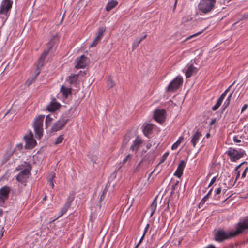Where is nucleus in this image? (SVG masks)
<instances>
[{
	"label": "nucleus",
	"mask_w": 248,
	"mask_h": 248,
	"mask_svg": "<svg viewBox=\"0 0 248 248\" xmlns=\"http://www.w3.org/2000/svg\"><path fill=\"white\" fill-rule=\"evenodd\" d=\"M130 140V137L128 136H125L124 137V139H123V145L125 146L126 145L128 142Z\"/></svg>",
	"instance_id": "a19ab883"
},
{
	"label": "nucleus",
	"mask_w": 248,
	"mask_h": 248,
	"mask_svg": "<svg viewBox=\"0 0 248 248\" xmlns=\"http://www.w3.org/2000/svg\"><path fill=\"white\" fill-rule=\"evenodd\" d=\"M144 236H143V235H142V236H141L140 241H139L138 244L136 246V247H135L136 248H137L138 247V246L140 245V244L141 243V242L142 241V240L144 238Z\"/></svg>",
	"instance_id": "6e6d98bb"
},
{
	"label": "nucleus",
	"mask_w": 248,
	"mask_h": 248,
	"mask_svg": "<svg viewBox=\"0 0 248 248\" xmlns=\"http://www.w3.org/2000/svg\"><path fill=\"white\" fill-rule=\"evenodd\" d=\"M184 139V137L183 136H180L178 140L172 145L171 146V149L172 150H175L176 149L178 146L180 144L181 142Z\"/></svg>",
	"instance_id": "7c9ffc66"
},
{
	"label": "nucleus",
	"mask_w": 248,
	"mask_h": 248,
	"mask_svg": "<svg viewBox=\"0 0 248 248\" xmlns=\"http://www.w3.org/2000/svg\"><path fill=\"white\" fill-rule=\"evenodd\" d=\"M24 140L26 142L25 147L27 149H32L36 145V141L33 138L32 133L30 132V134L24 136Z\"/></svg>",
	"instance_id": "0eeeda50"
},
{
	"label": "nucleus",
	"mask_w": 248,
	"mask_h": 248,
	"mask_svg": "<svg viewBox=\"0 0 248 248\" xmlns=\"http://www.w3.org/2000/svg\"><path fill=\"white\" fill-rule=\"evenodd\" d=\"M140 43V42L139 40V39H138L137 38H136L132 44V50L133 51L136 48H137Z\"/></svg>",
	"instance_id": "e433bc0d"
},
{
	"label": "nucleus",
	"mask_w": 248,
	"mask_h": 248,
	"mask_svg": "<svg viewBox=\"0 0 248 248\" xmlns=\"http://www.w3.org/2000/svg\"><path fill=\"white\" fill-rule=\"evenodd\" d=\"M49 52V50L46 49L44 50L43 52L38 60V62L37 65V69L38 70H39L43 66L46 58Z\"/></svg>",
	"instance_id": "dca6fc26"
},
{
	"label": "nucleus",
	"mask_w": 248,
	"mask_h": 248,
	"mask_svg": "<svg viewBox=\"0 0 248 248\" xmlns=\"http://www.w3.org/2000/svg\"><path fill=\"white\" fill-rule=\"evenodd\" d=\"M238 222L235 224V230L230 232H226L223 230H218L215 234V240L218 242H221L225 239L235 237L242 233V231L239 227Z\"/></svg>",
	"instance_id": "f257e3e1"
},
{
	"label": "nucleus",
	"mask_w": 248,
	"mask_h": 248,
	"mask_svg": "<svg viewBox=\"0 0 248 248\" xmlns=\"http://www.w3.org/2000/svg\"><path fill=\"white\" fill-rule=\"evenodd\" d=\"M10 192V188L6 186L0 189V202H4L5 200L8 199Z\"/></svg>",
	"instance_id": "f8f14e48"
},
{
	"label": "nucleus",
	"mask_w": 248,
	"mask_h": 248,
	"mask_svg": "<svg viewBox=\"0 0 248 248\" xmlns=\"http://www.w3.org/2000/svg\"><path fill=\"white\" fill-rule=\"evenodd\" d=\"M73 199L70 200L68 199V201L64 204L63 207H62L60 211V215L59 217L62 216L64 215L68 210V208L70 207L71 203Z\"/></svg>",
	"instance_id": "412c9836"
},
{
	"label": "nucleus",
	"mask_w": 248,
	"mask_h": 248,
	"mask_svg": "<svg viewBox=\"0 0 248 248\" xmlns=\"http://www.w3.org/2000/svg\"><path fill=\"white\" fill-rule=\"evenodd\" d=\"M55 43L53 40H51L47 44V48L46 50H49V52H53L56 49Z\"/></svg>",
	"instance_id": "cd10ccee"
},
{
	"label": "nucleus",
	"mask_w": 248,
	"mask_h": 248,
	"mask_svg": "<svg viewBox=\"0 0 248 248\" xmlns=\"http://www.w3.org/2000/svg\"><path fill=\"white\" fill-rule=\"evenodd\" d=\"M248 170V167H246L242 173V174L241 176L242 178H244L246 177V175Z\"/></svg>",
	"instance_id": "de8ad7c7"
},
{
	"label": "nucleus",
	"mask_w": 248,
	"mask_h": 248,
	"mask_svg": "<svg viewBox=\"0 0 248 248\" xmlns=\"http://www.w3.org/2000/svg\"><path fill=\"white\" fill-rule=\"evenodd\" d=\"M147 37V35H145L141 37H137L138 39L141 42L144 39H145Z\"/></svg>",
	"instance_id": "13d9d810"
},
{
	"label": "nucleus",
	"mask_w": 248,
	"mask_h": 248,
	"mask_svg": "<svg viewBox=\"0 0 248 248\" xmlns=\"http://www.w3.org/2000/svg\"><path fill=\"white\" fill-rule=\"evenodd\" d=\"M55 173H52L51 174V178L50 179H51L53 180V178L55 177Z\"/></svg>",
	"instance_id": "0e129e2a"
},
{
	"label": "nucleus",
	"mask_w": 248,
	"mask_h": 248,
	"mask_svg": "<svg viewBox=\"0 0 248 248\" xmlns=\"http://www.w3.org/2000/svg\"><path fill=\"white\" fill-rule=\"evenodd\" d=\"M203 31H204V30H202L201 31H199V32H197V33H196L195 34H193L192 35L189 36L188 37L186 38L185 39V41L188 40H189V39H191V38H193L194 37L197 36L198 35H200V34H202L203 32Z\"/></svg>",
	"instance_id": "79ce46f5"
},
{
	"label": "nucleus",
	"mask_w": 248,
	"mask_h": 248,
	"mask_svg": "<svg viewBox=\"0 0 248 248\" xmlns=\"http://www.w3.org/2000/svg\"><path fill=\"white\" fill-rule=\"evenodd\" d=\"M234 83H233L232 84H231V85H230L227 89H226L224 92L222 93V94L220 96V97H219V98L221 100H222V101H223L224 98L225 97V96H226L227 95V93H228V92L229 91L231 87L233 85Z\"/></svg>",
	"instance_id": "f704fd0d"
},
{
	"label": "nucleus",
	"mask_w": 248,
	"mask_h": 248,
	"mask_svg": "<svg viewBox=\"0 0 248 248\" xmlns=\"http://www.w3.org/2000/svg\"><path fill=\"white\" fill-rule=\"evenodd\" d=\"M149 226H150L149 224H147L146 225V226H145V228H144V232H143V236H145V234H146V232H147V231H148V229H149Z\"/></svg>",
	"instance_id": "8fccbe9b"
},
{
	"label": "nucleus",
	"mask_w": 248,
	"mask_h": 248,
	"mask_svg": "<svg viewBox=\"0 0 248 248\" xmlns=\"http://www.w3.org/2000/svg\"><path fill=\"white\" fill-rule=\"evenodd\" d=\"M147 37V35H145L141 37H137L138 39L141 42L144 39H145Z\"/></svg>",
	"instance_id": "4d7b16f0"
},
{
	"label": "nucleus",
	"mask_w": 248,
	"mask_h": 248,
	"mask_svg": "<svg viewBox=\"0 0 248 248\" xmlns=\"http://www.w3.org/2000/svg\"><path fill=\"white\" fill-rule=\"evenodd\" d=\"M221 192V187H219V188H217L215 191V195H218V194H220Z\"/></svg>",
	"instance_id": "3c124183"
},
{
	"label": "nucleus",
	"mask_w": 248,
	"mask_h": 248,
	"mask_svg": "<svg viewBox=\"0 0 248 248\" xmlns=\"http://www.w3.org/2000/svg\"><path fill=\"white\" fill-rule=\"evenodd\" d=\"M186 161L181 160L174 175L180 178L183 174V170L186 167Z\"/></svg>",
	"instance_id": "2eb2a0df"
},
{
	"label": "nucleus",
	"mask_w": 248,
	"mask_h": 248,
	"mask_svg": "<svg viewBox=\"0 0 248 248\" xmlns=\"http://www.w3.org/2000/svg\"><path fill=\"white\" fill-rule=\"evenodd\" d=\"M146 147L148 149H149L152 147V144L150 143H148L146 144Z\"/></svg>",
	"instance_id": "e2e57ef3"
},
{
	"label": "nucleus",
	"mask_w": 248,
	"mask_h": 248,
	"mask_svg": "<svg viewBox=\"0 0 248 248\" xmlns=\"http://www.w3.org/2000/svg\"><path fill=\"white\" fill-rule=\"evenodd\" d=\"M63 137L62 135H60L57 138V139H56V140L54 142V144L55 145H57L58 144H60L61 143V142H62V141H63Z\"/></svg>",
	"instance_id": "4c0bfd02"
},
{
	"label": "nucleus",
	"mask_w": 248,
	"mask_h": 248,
	"mask_svg": "<svg viewBox=\"0 0 248 248\" xmlns=\"http://www.w3.org/2000/svg\"><path fill=\"white\" fill-rule=\"evenodd\" d=\"M234 83H233L232 84H231V85H230L227 89H226L224 92L222 93V94L220 96V97H219V98L221 100H222V101H223L224 98L225 97V96H226L227 95V93H228V92L229 91L231 87L233 85Z\"/></svg>",
	"instance_id": "72a5a7b5"
},
{
	"label": "nucleus",
	"mask_w": 248,
	"mask_h": 248,
	"mask_svg": "<svg viewBox=\"0 0 248 248\" xmlns=\"http://www.w3.org/2000/svg\"><path fill=\"white\" fill-rule=\"evenodd\" d=\"M131 155L130 154H128L127 155L126 157L123 159V163H125L126 162L131 158Z\"/></svg>",
	"instance_id": "09e8293b"
},
{
	"label": "nucleus",
	"mask_w": 248,
	"mask_h": 248,
	"mask_svg": "<svg viewBox=\"0 0 248 248\" xmlns=\"http://www.w3.org/2000/svg\"><path fill=\"white\" fill-rule=\"evenodd\" d=\"M215 122V119H214V120H212L211 121V122H210V124L211 125H212L213 124H214Z\"/></svg>",
	"instance_id": "338daca9"
},
{
	"label": "nucleus",
	"mask_w": 248,
	"mask_h": 248,
	"mask_svg": "<svg viewBox=\"0 0 248 248\" xmlns=\"http://www.w3.org/2000/svg\"><path fill=\"white\" fill-rule=\"evenodd\" d=\"M197 72V68L193 65H190L187 67V69L185 72V76L186 78L191 77L193 75L196 74Z\"/></svg>",
	"instance_id": "f3484780"
},
{
	"label": "nucleus",
	"mask_w": 248,
	"mask_h": 248,
	"mask_svg": "<svg viewBox=\"0 0 248 248\" xmlns=\"http://www.w3.org/2000/svg\"><path fill=\"white\" fill-rule=\"evenodd\" d=\"M30 170L28 169H24L17 175L16 179L22 184L26 183L28 178Z\"/></svg>",
	"instance_id": "9d476101"
},
{
	"label": "nucleus",
	"mask_w": 248,
	"mask_h": 248,
	"mask_svg": "<svg viewBox=\"0 0 248 248\" xmlns=\"http://www.w3.org/2000/svg\"><path fill=\"white\" fill-rule=\"evenodd\" d=\"M68 120V119L66 117H62L54 124L52 126V129L54 131L60 130L66 124Z\"/></svg>",
	"instance_id": "1a4fd4ad"
},
{
	"label": "nucleus",
	"mask_w": 248,
	"mask_h": 248,
	"mask_svg": "<svg viewBox=\"0 0 248 248\" xmlns=\"http://www.w3.org/2000/svg\"><path fill=\"white\" fill-rule=\"evenodd\" d=\"M105 31V28L101 27L99 28L96 37L89 46L90 47H94L96 46L102 37Z\"/></svg>",
	"instance_id": "ddd939ff"
},
{
	"label": "nucleus",
	"mask_w": 248,
	"mask_h": 248,
	"mask_svg": "<svg viewBox=\"0 0 248 248\" xmlns=\"http://www.w3.org/2000/svg\"><path fill=\"white\" fill-rule=\"evenodd\" d=\"M40 73V71L37 72V73L36 74V75L33 77H31L29 78L26 82V85L28 86L31 85L33 82H34L35 80V79L36 78V77L39 75Z\"/></svg>",
	"instance_id": "c756f323"
},
{
	"label": "nucleus",
	"mask_w": 248,
	"mask_h": 248,
	"mask_svg": "<svg viewBox=\"0 0 248 248\" xmlns=\"http://www.w3.org/2000/svg\"><path fill=\"white\" fill-rule=\"evenodd\" d=\"M17 147L20 149H21L22 148V144H18L17 145Z\"/></svg>",
	"instance_id": "69168bd1"
},
{
	"label": "nucleus",
	"mask_w": 248,
	"mask_h": 248,
	"mask_svg": "<svg viewBox=\"0 0 248 248\" xmlns=\"http://www.w3.org/2000/svg\"><path fill=\"white\" fill-rule=\"evenodd\" d=\"M153 128V125L152 124H147L145 125L143 128V132L144 135L147 137L151 134Z\"/></svg>",
	"instance_id": "5701e85b"
},
{
	"label": "nucleus",
	"mask_w": 248,
	"mask_h": 248,
	"mask_svg": "<svg viewBox=\"0 0 248 248\" xmlns=\"http://www.w3.org/2000/svg\"><path fill=\"white\" fill-rule=\"evenodd\" d=\"M212 190H213V188H211L209 190V191H208L207 194L205 196H204L203 198H204V199H205L207 200L209 199V197L211 196Z\"/></svg>",
	"instance_id": "c03bdc74"
},
{
	"label": "nucleus",
	"mask_w": 248,
	"mask_h": 248,
	"mask_svg": "<svg viewBox=\"0 0 248 248\" xmlns=\"http://www.w3.org/2000/svg\"><path fill=\"white\" fill-rule=\"evenodd\" d=\"M216 3V0H201L198 9L203 14H208L214 9Z\"/></svg>",
	"instance_id": "f03ea898"
},
{
	"label": "nucleus",
	"mask_w": 248,
	"mask_h": 248,
	"mask_svg": "<svg viewBox=\"0 0 248 248\" xmlns=\"http://www.w3.org/2000/svg\"><path fill=\"white\" fill-rule=\"evenodd\" d=\"M225 154L229 157L232 162H235L244 157L245 152L243 149L241 148H233L230 147L225 152Z\"/></svg>",
	"instance_id": "7ed1b4c3"
},
{
	"label": "nucleus",
	"mask_w": 248,
	"mask_h": 248,
	"mask_svg": "<svg viewBox=\"0 0 248 248\" xmlns=\"http://www.w3.org/2000/svg\"><path fill=\"white\" fill-rule=\"evenodd\" d=\"M222 102L223 101L218 98L216 104L212 107V109L213 111H216L217 110L221 105Z\"/></svg>",
	"instance_id": "473e14b6"
},
{
	"label": "nucleus",
	"mask_w": 248,
	"mask_h": 248,
	"mask_svg": "<svg viewBox=\"0 0 248 248\" xmlns=\"http://www.w3.org/2000/svg\"><path fill=\"white\" fill-rule=\"evenodd\" d=\"M147 37V35H145L141 37H137L138 39L141 42L144 39H145Z\"/></svg>",
	"instance_id": "bf43d9fd"
},
{
	"label": "nucleus",
	"mask_w": 248,
	"mask_h": 248,
	"mask_svg": "<svg viewBox=\"0 0 248 248\" xmlns=\"http://www.w3.org/2000/svg\"><path fill=\"white\" fill-rule=\"evenodd\" d=\"M248 18V12L244 13L240 20H245Z\"/></svg>",
	"instance_id": "49530a36"
},
{
	"label": "nucleus",
	"mask_w": 248,
	"mask_h": 248,
	"mask_svg": "<svg viewBox=\"0 0 248 248\" xmlns=\"http://www.w3.org/2000/svg\"><path fill=\"white\" fill-rule=\"evenodd\" d=\"M169 155V153L168 152H166L165 153L163 156H162V158L163 160H165L167 158V157Z\"/></svg>",
	"instance_id": "5fc2aeb1"
},
{
	"label": "nucleus",
	"mask_w": 248,
	"mask_h": 248,
	"mask_svg": "<svg viewBox=\"0 0 248 248\" xmlns=\"http://www.w3.org/2000/svg\"><path fill=\"white\" fill-rule=\"evenodd\" d=\"M60 105L57 103H51L47 107V109L49 111L53 112L57 109Z\"/></svg>",
	"instance_id": "bb28decb"
},
{
	"label": "nucleus",
	"mask_w": 248,
	"mask_h": 248,
	"mask_svg": "<svg viewBox=\"0 0 248 248\" xmlns=\"http://www.w3.org/2000/svg\"><path fill=\"white\" fill-rule=\"evenodd\" d=\"M157 202L156 197L154 199V200H153V201L150 206V209L151 211V214H150V217H152L155 213V212L156 210V209L157 207Z\"/></svg>",
	"instance_id": "a878e982"
},
{
	"label": "nucleus",
	"mask_w": 248,
	"mask_h": 248,
	"mask_svg": "<svg viewBox=\"0 0 248 248\" xmlns=\"http://www.w3.org/2000/svg\"><path fill=\"white\" fill-rule=\"evenodd\" d=\"M204 248H217L214 245H209L207 246L206 247H204Z\"/></svg>",
	"instance_id": "052dcab7"
},
{
	"label": "nucleus",
	"mask_w": 248,
	"mask_h": 248,
	"mask_svg": "<svg viewBox=\"0 0 248 248\" xmlns=\"http://www.w3.org/2000/svg\"><path fill=\"white\" fill-rule=\"evenodd\" d=\"M202 136V134L198 131H196L192 135V136L191 137V139L190 142L192 143L193 147H195L197 143H198L199 142Z\"/></svg>",
	"instance_id": "a211bd4d"
},
{
	"label": "nucleus",
	"mask_w": 248,
	"mask_h": 248,
	"mask_svg": "<svg viewBox=\"0 0 248 248\" xmlns=\"http://www.w3.org/2000/svg\"><path fill=\"white\" fill-rule=\"evenodd\" d=\"M248 107L247 104H244L241 108V113H243L247 108Z\"/></svg>",
	"instance_id": "864d4df0"
},
{
	"label": "nucleus",
	"mask_w": 248,
	"mask_h": 248,
	"mask_svg": "<svg viewBox=\"0 0 248 248\" xmlns=\"http://www.w3.org/2000/svg\"><path fill=\"white\" fill-rule=\"evenodd\" d=\"M107 192V187H106L104 188V189L103 191V193H102V195H101L100 198L99 200V201L97 202V205L100 208L101 207V202L105 198V195L106 194Z\"/></svg>",
	"instance_id": "2f4dec72"
},
{
	"label": "nucleus",
	"mask_w": 248,
	"mask_h": 248,
	"mask_svg": "<svg viewBox=\"0 0 248 248\" xmlns=\"http://www.w3.org/2000/svg\"><path fill=\"white\" fill-rule=\"evenodd\" d=\"M60 91L62 94L63 96L65 98H67L69 95L71 93V88H67L62 85L61 87Z\"/></svg>",
	"instance_id": "4be33fe9"
},
{
	"label": "nucleus",
	"mask_w": 248,
	"mask_h": 248,
	"mask_svg": "<svg viewBox=\"0 0 248 248\" xmlns=\"http://www.w3.org/2000/svg\"><path fill=\"white\" fill-rule=\"evenodd\" d=\"M52 119L49 116L47 115L46 118V126L47 127L51 123Z\"/></svg>",
	"instance_id": "ea45409f"
},
{
	"label": "nucleus",
	"mask_w": 248,
	"mask_h": 248,
	"mask_svg": "<svg viewBox=\"0 0 248 248\" xmlns=\"http://www.w3.org/2000/svg\"><path fill=\"white\" fill-rule=\"evenodd\" d=\"M242 135H241V136H240L239 135H234L233 137V141H234V142H235L236 143H240L241 142V139L242 138Z\"/></svg>",
	"instance_id": "c9c22d12"
},
{
	"label": "nucleus",
	"mask_w": 248,
	"mask_h": 248,
	"mask_svg": "<svg viewBox=\"0 0 248 248\" xmlns=\"http://www.w3.org/2000/svg\"><path fill=\"white\" fill-rule=\"evenodd\" d=\"M78 77V74H71L67 78V81L71 84H75L77 82Z\"/></svg>",
	"instance_id": "393cba45"
},
{
	"label": "nucleus",
	"mask_w": 248,
	"mask_h": 248,
	"mask_svg": "<svg viewBox=\"0 0 248 248\" xmlns=\"http://www.w3.org/2000/svg\"><path fill=\"white\" fill-rule=\"evenodd\" d=\"M216 179H217V176H214V177H213L211 179V181H210V182L209 184L208 185V187H211V186H212V185H213V184L216 182Z\"/></svg>",
	"instance_id": "37998d69"
},
{
	"label": "nucleus",
	"mask_w": 248,
	"mask_h": 248,
	"mask_svg": "<svg viewBox=\"0 0 248 248\" xmlns=\"http://www.w3.org/2000/svg\"><path fill=\"white\" fill-rule=\"evenodd\" d=\"M165 114L164 109H157L154 112V118L156 121L161 123L165 121Z\"/></svg>",
	"instance_id": "9b49d317"
},
{
	"label": "nucleus",
	"mask_w": 248,
	"mask_h": 248,
	"mask_svg": "<svg viewBox=\"0 0 248 248\" xmlns=\"http://www.w3.org/2000/svg\"><path fill=\"white\" fill-rule=\"evenodd\" d=\"M245 127L247 129V130L248 131V123L245 126Z\"/></svg>",
	"instance_id": "774afa93"
},
{
	"label": "nucleus",
	"mask_w": 248,
	"mask_h": 248,
	"mask_svg": "<svg viewBox=\"0 0 248 248\" xmlns=\"http://www.w3.org/2000/svg\"><path fill=\"white\" fill-rule=\"evenodd\" d=\"M48 182L50 186H51L53 188L54 187V186L53 180L51 179H48Z\"/></svg>",
	"instance_id": "603ef678"
},
{
	"label": "nucleus",
	"mask_w": 248,
	"mask_h": 248,
	"mask_svg": "<svg viewBox=\"0 0 248 248\" xmlns=\"http://www.w3.org/2000/svg\"><path fill=\"white\" fill-rule=\"evenodd\" d=\"M13 5L12 0H3L0 5V15L3 16L1 17L2 19V24L3 25L6 20L8 16V13L10 11Z\"/></svg>",
	"instance_id": "20e7f679"
},
{
	"label": "nucleus",
	"mask_w": 248,
	"mask_h": 248,
	"mask_svg": "<svg viewBox=\"0 0 248 248\" xmlns=\"http://www.w3.org/2000/svg\"><path fill=\"white\" fill-rule=\"evenodd\" d=\"M44 115H40L35 119L34 122L33 128L35 131L36 138L38 139H41L43 136V123L44 121Z\"/></svg>",
	"instance_id": "39448f33"
},
{
	"label": "nucleus",
	"mask_w": 248,
	"mask_h": 248,
	"mask_svg": "<svg viewBox=\"0 0 248 248\" xmlns=\"http://www.w3.org/2000/svg\"><path fill=\"white\" fill-rule=\"evenodd\" d=\"M206 201H207V200L204 199V198L203 197V198L202 199L200 202L199 203V208H201L202 206Z\"/></svg>",
	"instance_id": "a18cd8bd"
},
{
	"label": "nucleus",
	"mask_w": 248,
	"mask_h": 248,
	"mask_svg": "<svg viewBox=\"0 0 248 248\" xmlns=\"http://www.w3.org/2000/svg\"><path fill=\"white\" fill-rule=\"evenodd\" d=\"M118 4V2L116 0H112L108 2L106 6V10L107 11H109L112 9H113L114 7L116 6L117 4Z\"/></svg>",
	"instance_id": "b1692460"
},
{
	"label": "nucleus",
	"mask_w": 248,
	"mask_h": 248,
	"mask_svg": "<svg viewBox=\"0 0 248 248\" xmlns=\"http://www.w3.org/2000/svg\"><path fill=\"white\" fill-rule=\"evenodd\" d=\"M239 227L241 228L242 232L248 229V216L246 217L238 222Z\"/></svg>",
	"instance_id": "6ab92c4d"
},
{
	"label": "nucleus",
	"mask_w": 248,
	"mask_h": 248,
	"mask_svg": "<svg viewBox=\"0 0 248 248\" xmlns=\"http://www.w3.org/2000/svg\"><path fill=\"white\" fill-rule=\"evenodd\" d=\"M115 84L113 82L111 78H109L107 80V85L109 88H112L114 86Z\"/></svg>",
	"instance_id": "58836bf2"
},
{
	"label": "nucleus",
	"mask_w": 248,
	"mask_h": 248,
	"mask_svg": "<svg viewBox=\"0 0 248 248\" xmlns=\"http://www.w3.org/2000/svg\"><path fill=\"white\" fill-rule=\"evenodd\" d=\"M143 143L142 140L139 136H137L135 140L133 141L132 144L130 146V149L132 152L137 153L139 150L140 146Z\"/></svg>",
	"instance_id": "4468645a"
},
{
	"label": "nucleus",
	"mask_w": 248,
	"mask_h": 248,
	"mask_svg": "<svg viewBox=\"0 0 248 248\" xmlns=\"http://www.w3.org/2000/svg\"><path fill=\"white\" fill-rule=\"evenodd\" d=\"M182 21H183V22H187V21H189V17H183L182 19Z\"/></svg>",
	"instance_id": "680f3d73"
},
{
	"label": "nucleus",
	"mask_w": 248,
	"mask_h": 248,
	"mask_svg": "<svg viewBox=\"0 0 248 248\" xmlns=\"http://www.w3.org/2000/svg\"><path fill=\"white\" fill-rule=\"evenodd\" d=\"M233 94V92L231 93L230 95L227 97V99L224 101L223 105H222V110H224L226 108L229 106L230 103L231 98Z\"/></svg>",
	"instance_id": "c85d7f7f"
},
{
	"label": "nucleus",
	"mask_w": 248,
	"mask_h": 248,
	"mask_svg": "<svg viewBox=\"0 0 248 248\" xmlns=\"http://www.w3.org/2000/svg\"><path fill=\"white\" fill-rule=\"evenodd\" d=\"M183 81V78L181 76H177L167 87V91L170 92L177 90L182 84Z\"/></svg>",
	"instance_id": "423d86ee"
},
{
	"label": "nucleus",
	"mask_w": 248,
	"mask_h": 248,
	"mask_svg": "<svg viewBox=\"0 0 248 248\" xmlns=\"http://www.w3.org/2000/svg\"><path fill=\"white\" fill-rule=\"evenodd\" d=\"M88 61V58L82 55L80 57L76 58L75 67L77 69L84 68L86 66Z\"/></svg>",
	"instance_id": "6e6552de"
},
{
	"label": "nucleus",
	"mask_w": 248,
	"mask_h": 248,
	"mask_svg": "<svg viewBox=\"0 0 248 248\" xmlns=\"http://www.w3.org/2000/svg\"><path fill=\"white\" fill-rule=\"evenodd\" d=\"M179 183V181L178 180H176L174 179H172L170 183V186L171 191L170 195H172L174 193V191L178 188V184Z\"/></svg>",
	"instance_id": "aec40b11"
}]
</instances>
